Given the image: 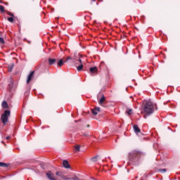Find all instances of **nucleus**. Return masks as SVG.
Masks as SVG:
<instances>
[{
	"label": "nucleus",
	"mask_w": 180,
	"mask_h": 180,
	"mask_svg": "<svg viewBox=\"0 0 180 180\" xmlns=\"http://www.w3.org/2000/svg\"><path fill=\"white\" fill-rule=\"evenodd\" d=\"M156 105L150 101H143V112L146 115H151L154 113V109L156 108Z\"/></svg>",
	"instance_id": "obj_1"
},
{
	"label": "nucleus",
	"mask_w": 180,
	"mask_h": 180,
	"mask_svg": "<svg viewBox=\"0 0 180 180\" xmlns=\"http://www.w3.org/2000/svg\"><path fill=\"white\" fill-rule=\"evenodd\" d=\"M129 161L131 162H133L134 165H139V160H140V153L139 152H137L136 150H134L129 153Z\"/></svg>",
	"instance_id": "obj_2"
},
{
	"label": "nucleus",
	"mask_w": 180,
	"mask_h": 180,
	"mask_svg": "<svg viewBox=\"0 0 180 180\" xmlns=\"http://www.w3.org/2000/svg\"><path fill=\"white\" fill-rule=\"evenodd\" d=\"M11 116V111L9 110H5L4 113L1 115V121L5 124L6 123H8V117Z\"/></svg>",
	"instance_id": "obj_3"
},
{
	"label": "nucleus",
	"mask_w": 180,
	"mask_h": 180,
	"mask_svg": "<svg viewBox=\"0 0 180 180\" xmlns=\"http://www.w3.org/2000/svg\"><path fill=\"white\" fill-rule=\"evenodd\" d=\"M34 75V71H32L27 77V84H29L32 81Z\"/></svg>",
	"instance_id": "obj_4"
},
{
	"label": "nucleus",
	"mask_w": 180,
	"mask_h": 180,
	"mask_svg": "<svg viewBox=\"0 0 180 180\" xmlns=\"http://www.w3.org/2000/svg\"><path fill=\"white\" fill-rule=\"evenodd\" d=\"M46 176L49 180H57V179L53 178L54 174H53V173H51V172H48L46 173Z\"/></svg>",
	"instance_id": "obj_5"
},
{
	"label": "nucleus",
	"mask_w": 180,
	"mask_h": 180,
	"mask_svg": "<svg viewBox=\"0 0 180 180\" xmlns=\"http://www.w3.org/2000/svg\"><path fill=\"white\" fill-rule=\"evenodd\" d=\"M48 61L49 65H53L54 63H56L57 59L49 58Z\"/></svg>",
	"instance_id": "obj_6"
},
{
	"label": "nucleus",
	"mask_w": 180,
	"mask_h": 180,
	"mask_svg": "<svg viewBox=\"0 0 180 180\" xmlns=\"http://www.w3.org/2000/svg\"><path fill=\"white\" fill-rule=\"evenodd\" d=\"M90 72H91V74H96V72H98V68L96 67L90 68Z\"/></svg>",
	"instance_id": "obj_7"
},
{
	"label": "nucleus",
	"mask_w": 180,
	"mask_h": 180,
	"mask_svg": "<svg viewBox=\"0 0 180 180\" xmlns=\"http://www.w3.org/2000/svg\"><path fill=\"white\" fill-rule=\"evenodd\" d=\"M100 111H101V108H95L91 110L92 114L95 115H98V112H100Z\"/></svg>",
	"instance_id": "obj_8"
},
{
	"label": "nucleus",
	"mask_w": 180,
	"mask_h": 180,
	"mask_svg": "<svg viewBox=\"0 0 180 180\" xmlns=\"http://www.w3.org/2000/svg\"><path fill=\"white\" fill-rule=\"evenodd\" d=\"M1 106L4 109H8V108H9V106L8 105V103L6 102V101H4L1 103Z\"/></svg>",
	"instance_id": "obj_9"
},
{
	"label": "nucleus",
	"mask_w": 180,
	"mask_h": 180,
	"mask_svg": "<svg viewBox=\"0 0 180 180\" xmlns=\"http://www.w3.org/2000/svg\"><path fill=\"white\" fill-rule=\"evenodd\" d=\"M63 164L65 168H70V163L67 160H63Z\"/></svg>",
	"instance_id": "obj_10"
},
{
	"label": "nucleus",
	"mask_w": 180,
	"mask_h": 180,
	"mask_svg": "<svg viewBox=\"0 0 180 180\" xmlns=\"http://www.w3.org/2000/svg\"><path fill=\"white\" fill-rule=\"evenodd\" d=\"M134 130L135 133H140V128H139V126L137 125H134Z\"/></svg>",
	"instance_id": "obj_11"
},
{
	"label": "nucleus",
	"mask_w": 180,
	"mask_h": 180,
	"mask_svg": "<svg viewBox=\"0 0 180 180\" xmlns=\"http://www.w3.org/2000/svg\"><path fill=\"white\" fill-rule=\"evenodd\" d=\"M84 69V65L82 63H81L79 66H77V71H82V70Z\"/></svg>",
	"instance_id": "obj_12"
},
{
	"label": "nucleus",
	"mask_w": 180,
	"mask_h": 180,
	"mask_svg": "<svg viewBox=\"0 0 180 180\" xmlns=\"http://www.w3.org/2000/svg\"><path fill=\"white\" fill-rule=\"evenodd\" d=\"M0 167H3L4 168H8V167H9V165L0 162Z\"/></svg>",
	"instance_id": "obj_13"
},
{
	"label": "nucleus",
	"mask_w": 180,
	"mask_h": 180,
	"mask_svg": "<svg viewBox=\"0 0 180 180\" xmlns=\"http://www.w3.org/2000/svg\"><path fill=\"white\" fill-rule=\"evenodd\" d=\"M105 102V96H102L99 101V105H102Z\"/></svg>",
	"instance_id": "obj_14"
},
{
	"label": "nucleus",
	"mask_w": 180,
	"mask_h": 180,
	"mask_svg": "<svg viewBox=\"0 0 180 180\" xmlns=\"http://www.w3.org/2000/svg\"><path fill=\"white\" fill-rule=\"evenodd\" d=\"M63 64H64L63 59L59 60V61L58 62V67H61L63 65Z\"/></svg>",
	"instance_id": "obj_15"
},
{
	"label": "nucleus",
	"mask_w": 180,
	"mask_h": 180,
	"mask_svg": "<svg viewBox=\"0 0 180 180\" xmlns=\"http://www.w3.org/2000/svg\"><path fill=\"white\" fill-rule=\"evenodd\" d=\"M75 153H77V151H79L80 148H81V145H77L75 147Z\"/></svg>",
	"instance_id": "obj_16"
},
{
	"label": "nucleus",
	"mask_w": 180,
	"mask_h": 180,
	"mask_svg": "<svg viewBox=\"0 0 180 180\" xmlns=\"http://www.w3.org/2000/svg\"><path fill=\"white\" fill-rule=\"evenodd\" d=\"M159 172H161V174H164L167 172V169H160L158 170Z\"/></svg>",
	"instance_id": "obj_17"
},
{
	"label": "nucleus",
	"mask_w": 180,
	"mask_h": 180,
	"mask_svg": "<svg viewBox=\"0 0 180 180\" xmlns=\"http://www.w3.org/2000/svg\"><path fill=\"white\" fill-rule=\"evenodd\" d=\"M91 161H93V162H96V161H98V156L92 158Z\"/></svg>",
	"instance_id": "obj_18"
},
{
	"label": "nucleus",
	"mask_w": 180,
	"mask_h": 180,
	"mask_svg": "<svg viewBox=\"0 0 180 180\" xmlns=\"http://www.w3.org/2000/svg\"><path fill=\"white\" fill-rule=\"evenodd\" d=\"M0 12H5V7L4 6H0Z\"/></svg>",
	"instance_id": "obj_19"
},
{
	"label": "nucleus",
	"mask_w": 180,
	"mask_h": 180,
	"mask_svg": "<svg viewBox=\"0 0 180 180\" xmlns=\"http://www.w3.org/2000/svg\"><path fill=\"white\" fill-rule=\"evenodd\" d=\"M8 22H11V23H13V18L9 17V18H8Z\"/></svg>",
	"instance_id": "obj_20"
},
{
	"label": "nucleus",
	"mask_w": 180,
	"mask_h": 180,
	"mask_svg": "<svg viewBox=\"0 0 180 180\" xmlns=\"http://www.w3.org/2000/svg\"><path fill=\"white\" fill-rule=\"evenodd\" d=\"M0 43L1 44H5V41L4 40V38L0 37Z\"/></svg>",
	"instance_id": "obj_21"
},
{
	"label": "nucleus",
	"mask_w": 180,
	"mask_h": 180,
	"mask_svg": "<svg viewBox=\"0 0 180 180\" xmlns=\"http://www.w3.org/2000/svg\"><path fill=\"white\" fill-rule=\"evenodd\" d=\"M13 65H11L10 66H8V71L11 72V71H12V70H13Z\"/></svg>",
	"instance_id": "obj_22"
},
{
	"label": "nucleus",
	"mask_w": 180,
	"mask_h": 180,
	"mask_svg": "<svg viewBox=\"0 0 180 180\" xmlns=\"http://www.w3.org/2000/svg\"><path fill=\"white\" fill-rule=\"evenodd\" d=\"M127 113L128 115H131V113H133V110L129 109V110H127Z\"/></svg>",
	"instance_id": "obj_23"
},
{
	"label": "nucleus",
	"mask_w": 180,
	"mask_h": 180,
	"mask_svg": "<svg viewBox=\"0 0 180 180\" xmlns=\"http://www.w3.org/2000/svg\"><path fill=\"white\" fill-rule=\"evenodd\" d=\"M76 61H79L80 64H82V60H81V58H79L78 59H75Z\"/></svg>",
	"instance_id": "obj_24"
},
{
	"label": "nucleus",
	"mask_w": 180,
	"mask_h": 180,
	"mask_svg": "<svg viewBox=\"0 0 180 180\" xmlns=\"http://www.w3.org/2000/svg\"><path fill=\"white\" fill-rule=\"evenodd\" d=\"M72 180H79V178H78L77 176H75L73 178H72Z\"/></svg>",
	"instance_id": "obj_25"
},
{
	"label": "nucleus",
	"mask_w": 180,
	"mask_h": 180,
	"mask_svg": "<svg viewBox=\"0 0 180 180\" xmlns=\"http://www.w3.org/2000/svg\"><path fill=\"white\" fill-rule=\"evenodd\" d=\"M9 88H12L13 86V82L11 81V84H8Z\"/></svg>",
	"instance_id": "obj_26"
},
{
	"label": "nucleus",
	"mask_w": 180,
	"mask_h": 180,
	"mask_svg": "<svg viewBox=\"0 0 180 180\" xmlns=\"http://www.w3.org/2000/svg\"><path fill=\"white\" fill-rule=\"evenodd\" d=\"M63 179H65V180H71L72 179V178H65V177H62Z\"/></svg>",
	"instance_id": "obj_27"
},
{
	"label": "nucleus",
	"mask_w": 180,
	"mask_h": 180,
	"mask_svg": "<svg viewBox=\"0 0 180 180\" xmlns=\"http://www.w3.org/2000/svg\"><path fill=\"white\" fill-rule=\"evenodd\" d=\"M56 175H58V176H61V172H57Z\"/></svg>",
	"instance_id": "obj_28"
},
{
	"label": "nucleus",
	"mask_w": 180,
	"mask_h": 180,
	"mask_svg": "<svg viewBox=\"0 0 180 180\" xmlns=\"http://www.w3.org/2000/svg\"><path fill=\"white\" fill-rule=\"evenodd\" d=\"M69 60H72V58L70 56H68L67 58H66V61H68Z\"/></svg>",
	"instance_id": "obj_29"
},
{
	"label": "nucleus",
	"mask_w": 180,
	"mask_h": 180,
	"mask_svg": "<svg viewBox=\"0 0 180 180\" xmlns=\"http://www.w3.org/2000/svg\"><path fill=\"white\" fill-rule=\"evenodd\" d=\"M11 139V137L10 136H7V137H6V140H9Z\"/></svg>",
	"instance_id": "obj_30"
},
{
	"label": "nucleus",
	"mask_w": 180,
	"mask_h": 180,
	"mask_svg": "<svg viewBox=\"0 0 180 180\" xmlns=\"http://www.w3.org/2000/svg\"><path fill=\"white\" fill-rule=\"evenodd\" d=\"M144 119H147V115H144Z\"/></svg>",
	"instance_id": "obj_31"
},
{
	"label": "nucleus",
	"mask_w": 180,
	"mask_h": 180,
	"mask_svg": "<svg viewBox=\"0 0 180 180\" xmlns=\"http://www.w3.org/2000/svg\"><path fill=\"white\" fill-rule=\"evenodd\" d=\"M1 143H2L3 144H5V142H4L3 141H1Z\"/></svg>",
	"instance_id": "obj_32"
},
{
	"label": "nucleus",
	"mask_w": 180,
	"mask_h": 180,
	"mask_svg": "<svg viewBox=\"0 0 180 180\" xmlns=\"http://www.w3.org/2000/svg\"><path fill=\"white\" fill-rule=\"evenodd\" d=\"M9 15L13 16V15L12 13H10Z\"/></svg>",
	"instance_id": "obj_33"
},
{
	"label": "nucleus",
	"mask_w": 180,
	"mask_h": 180,
	"mask_svg": "<svg viewBox=\"0 0 180 180\" xmlns=\"http://www.w3.org/2000/svg\"><path fill=\"white\" fill-rule=\"evenodd\" d=\"M102 64H103V62H101V65H102Z\"/></svg>",
	"instance_id": "obj_34"
},
{
	"label": "nucleus",
	"mask_w": 180,
	"mask_h": 180,
	"mask_svg": "<svg viewBox=\"0 0 180 180\" xmlns=\"http://www.w3.org/2000/svg\"><path fill=\"white\" fill-rule=\"evenodd\" d=\"M93 2H95V0H91Z\"/></svg>",
	"instance_id": "obj_35"
},
{
	"label": "nucleus",
	"mask_w": 180,
	"mask_h": 180,
	"mask_svg": "<svg viewBox=\"0 0 180 180\" xmlns=\"http://www.w3.org/2000/svg\"><path fill=\"white\" fill-rule=\"evenodd\" d=\"M98 1H102V0H98Z\"/></svg>",
	"instance_id": "obj_36"
}]
</instances>
